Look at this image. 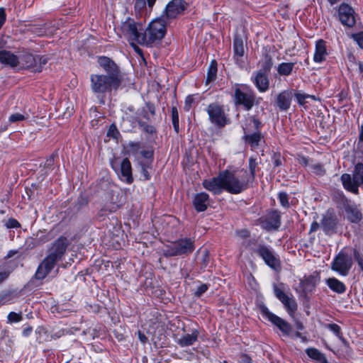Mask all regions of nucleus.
Masks as SVG:
<instances>
[{
	"label": "nucleus",
	"instance_id": "1",
	"mask_svg": "<svg viewBox=\"0 0 363 363\" xmlns=\"http://www.w3.org/2000/svg\"><path fill=\"white\" fill-rule=\"evenodd\" d=\"M247 169L235 171L224 170L209 179L202 182L203 188L215 195L220 194L225 191L232 194H238L247 190L251 184L247 179Z\"/></svg>",
	"mask_w": 363,
	"mask_h": 363
},
{
	"label": "nucleus",
	"instance_id": "2",
	"mask_svg": "<svg viewBox=\"0 0 363 363\" xmlns=\"http://www.w3.org/2000/svg\"><path fill=\"white\" fill-rule=\"evenodd\" d=\"M332 199L337 208L344 212L347 220L352 223H359L362 220L363 215L359 206L349 199L342 191H334Z\"/></svg>",
	"mask_w": 363,
	"mask_h": 363
},
{
	"label": "nucleus",
	"instance_id": "3",
	"mask_svg": "<svg viewBox=\"0 0 363 363\" xmlns=\"http://www.w3.org/2000/svg\"><path fill=\"white\" fill-rule=\"evenodd\" d=\"M167 24L169 23L161 17L151 21L148 27L143 32L140 45L152 47L160 42L167 33L166 26Z\"/></svg>",
	"mask_w": 363,
	"mask_h": 363
},
{
	"label": "nucleus",
	"instance_id": "4",
	"mask_svg": "<svg viewBox=\"0 0 363 363\" xmlns=\"http://www.w3.org/2000/svg\"><path fill=\"white\" fill-rule=\"evenodd\" d=\"M247 247H250L252 252L261 257L264 263L275 271L281 269V262L279 256L273 249L264 244H257L255 239L248 240Z\"/></svg>",
	"mask_w": 363,
	"mask_h": 363
},
{
	"label": "nucleus",
	"instance_id": "5",
	"mask_svg": "<svg viewBox=\"0 0 363 363\" xmlns=\"http://www.w3.org/2000/svg\"><path fill=\"white\" fill-rule=\"evenodd\" d=\"M272 65L273 62L272 57L266 55L264 62L262 65L261 69L252 74L251 81L261 93L266 92L269 88V75Z\"/></svg>",
	"mask_w": 363,
	"mask_h": 363
},
{
	"label": "nucleus",
	"instance_id": "6",
	"mask_svg": "<svg viewBox=\"0 0 363 363\" xmlns=\"http://www.w3.org/2000/svg\"><path fill=\"white\" fill-rule=\"evenodd\" d=\"M91 88L95 94H106L112 90H117L121 82L105 74H91L90 77Z\"/></svg>",
	"mask_w": 363,
	"mask_h": 363
},
{
	"label": "nucleus",
	"instance_id": "7",
	"mask_svg": "<svg viewBox=\"0 0 363 363\" xmlns=\"http://www.w3.org/2000/svg\"><path fill=\"white\" fill-rule=\"evenodd\" d=\"M18 59V67L30 69L34 72H40L43 70V66L48 61V57L46 55H33L25 50L20 52Z\"/></svg>",
	"mask_w": 363,
	"mask_h": 363
},
{
	"label": "nucleus",
	"instance_id": "8",
	"mask_svg": "<svg viewBox=\"0 0 363 363\" xmlns=\"http://www.w3.org/2000/svg\"><path fill=\"white\" fill-rule=\"evenodd\" d=\"M194 250V240L186 238L166 245L163 250V255L165 257L188 255L192 253Z\"/></svg>",
	"mask_w": 363,
	"mask_h": 363
},
{
	"label": "nucleus",
	"instance_id": "9",
	"mask_svg": "<svg viewBox=\"0 0 363 363\" xmlns=\"http://www.w3.org/2000/svg\"><path fill=\"white\" fill-rule=\"evenodd\" d=\"M234 102L237 106H242L245 111H250L255 105L259 104V99H257L255 92L248 86L242 89L235 88L233 95Z\"/></svg>",
	"mask_w": 363,
	"mask_h": 363
},
{
	"label": "nucleus",
	"instance_id": "10",
	"mask_svg": "<svg viewBox=\"0 0 363 363\" xmlns=\"http://www.w3.org/2000/svg\"><path fill=\"white\" fill-rule=\"evenodd\" d=\"M340 179L346 190L357 194L359 186L363 185V163L358 162L355 164L352 177L349 174H343Z\"/></svg>",
	"mask_w": 363,
	"mask_h": 363
},
{
	"label": "nucleus",
	"instance_id": "11",
	"mask_svg": "<svg viewBox=\"0 0 363 363\" xmlns=\"http://www.w3.org/2000/svg\"><path fill=\"white\" fill-rule=\"evenodd\" d=\"M142 24L137 23L134 19L128 18L121 26V34L130 42L136 41L140 45L143 38Z\"/></svg>",
	"mask_w": 363,
	"mask_h": 363
},
{
	"label": "nucleus",
	"instance_id": "12",
	"mask_svg": "<svg viewBox=\"0 0 363 363\" xmlns=\"http://www.w3.org/2000/svg\"><path fill=\"white\" fill-rule=\"evenodd\" d=\"M352 266V257L347 252L341 250L333 259L330 268L339 274L345 277L348 275Z\"/></svg>",
	"mask_w": 363,
	"mask_h": 363
},
{
	"label": "nucleus",
	"instance_id": "13",
	"mask_svg": "<svg viewBox=\"0 0 363 363\" xmlns=\"http://www.w3.org/2000/svg\"><path fill=\"white\" fill-rule=\"evenodd\" d=\"M188 4L185 0H172L166 6L161 18L169 23L187 9Z\"/></svg>",
	"mask_w": 363,
	"mask_h": 363
},
{
	"label": "nucleus",
	"instance_id": "14",
	"mask_svg": "<svg viewBox=\"0 0 363 363\" xmlns=\"http://www.w3.org/2000/svg\"><path fill=\"white\" fill-rule=\"evenodd\" d=\"M211 123L218 128L224 127L228 123V118L223 106L217 103L209 104L206 108Z\"/></svg>",
	"mask_w": 363,
	"mask_h": 363
},
{
	"label": "nucleus",
	"instance_id": "15",
	"mask_svg": "<svg viewBox=\"0 0 363 363\" xmlns=\"http://www.w3.org/2000/svg\"><path fill=\"white\" fill-rule=\"evenodd\" d=\"M99 66L105 71L106 75L116 79L120 82L123 81V74L119 67L111 58L106 56H101L98 58Z\"/></svg>",
	"mask_w": 363,
	"mask_h": 363
},
{
	"label": "nucleus",
	"instance_id": "16",
	"mask_svg": "<svg viewBox=\"0 0 363 363\" xmlns=\"http://www.w3.org/2000/svg\"><path fill=\"white\" fill-rule=\"evenodd\" d=\"M69 244V242L66 237L60 236L48 249L47 257L58 262L65 255Z\"/></svg>",
	"mask_w": 363,
	"mask_h": 363
},
{
	"label": "nucleus",
	"instance_id": "17",
	"mask_svg": "<svg viewBox=\"0 0 363 363\" xmlns=\"http://www.w3.org/2000/svg\"><path fill=\"white\" fill-rule=\"evenodd\" d=\"M261 311L262 315L276 325L284 335H289L290 334L292 328L287 321L270 312L266 306L262 307Z\"/></svg>",
	"mask_w": 363,
	"mask_h": 363
},
{
	"label": "nucleus",
	"instance_id": "18",
	"mask_svg": "<svg viewBox=\"0 0 363 363\" xmlns=\"http://www.w3.org/2000/svg\"><path fill=\"white\" fill-rule=\"evenodd\" d=\"M320 225L326 235H332L336 233L338 218L333 209H328L323 215Z\"/></svg>",
	"mask_w": 363,
	"mask_h": 363
},
{
	"label": "nucleus",
	"instance_id": "19",
	"mask_svg": "<svg viewBox=\"0 0 363 363\" xmlns=\"http://www.w3.org/2000/svg\"><path fill=\"white\" fill-rule=\"evenodd\" d=\"M274 292L276 297L283 303L284 308L290 315H292L297 310L296 301L292 295L286 294L277 286H274Z\"/></svg>",
	"mask_w": 363,
	"mask_h": 363
},
{
	"label": "nucleus",
	"instance_id": "20",
	"mask_svg": "<svg viewBox=\"0 0 363 363\" xmlns=\"http://www.w3.org/2000/svg\"><path fill=\"white\" fill-rule=\"evenodd\" d=\"M260 223L267 231L277 230L281 225V215L278 211H272L260 218Z\"/></svg>",
	"mask_w": 363,
	"mask_h": 363
},
{
	"label": "nucleus",
	"instance_id": "21",
	"mask_svg": "<svg viewBox=\"0 0 363 363\" xmlns=\"http://www.w3.org/2000/svg\"><path fill=\"white\" fill-rule=\"evenodd\" d=\"M338 16L342 25L347 27H352L355 24L354 9L346 4H342L339 6Z\"/></svg>",
	"mask_w": 363,
	"mask_h": 363
},
{
	"label": "nucleus",
	"instance_id": "22",
	"mask_svg": "<svg viewBox=\"0 0 363 363\" xmlns=\"http://www.w3.org/2000/svg\"><path fill=\"white\" fill-rule=\"evenodd\" d=\"M57 263V262L46 256L38 265L35 274V278L38 280L44 279L54 269Z\"/></svg>",
	"mask_w": 363,
	"mask_h": 363
},
{
	"label": "nucleus",
	"instance_id": "23",
	"mask_svg": "<svg viewBox=\"0 0 363 363\" xmlns=\"http://www.w3.org/2000/svg\"><path fill=\"white\" fill-rule=\"evenodd\" d=\"M292 97L293 90L291 89L280 92L276 97V106L281 111H287L290 108Z\"/></svg>",
	"mask_w": 363,
	"mask_h": 363
},
{
	"label": "nucleus",
	"instance_id": "24",
	"mask_svg": "<svg viewBox=\"0 0 363 363\" xmlns=\"http://www.w3.org/2000/svg\"><path fill=\"white\" fill-rule=\"evenodd\" d=\"M209 195L206 192L196 194L193 199V206L197 212L205 211L209 205Z\"/></svg>",
	"mask_w": 363,
	"mask_h": 363
},
{
	"label": "nucleus",
	"instance_id": "25",
	"mask_svg": "<svg viewBox=\"0 0 363 363\" xmlns=\"http://www.w3.org/2000/svg\"><path fill=\"white\" fill-rule=\"evenodd\" d=\"M328 55L326 42L322 39L318 40L315 43V50L313 56V60L315 62L320 63L325 60Z\"/></svg>",
	"mask_w": 363,
	"mask_h": 363
},
{
	"label": "nucleus",
	"instance_id": "26",
	"mask_svg": "<svg viewBox=\"0 0 363 363\" xmlns=\"http://www.w3.org/2000/svg\"><path fill=\"white\" fill-rule=\"evenodd\" d=\"M18 55H16L10 51H0V62L11 67H18Z\"/></svg>",
	"mask_w": 363,
	"mask_h": 363
},
{
	"label": "nucleus",
	"instance_id": "27",
	"mask_svg": "<svg viewBox=\"0 0 363 363\" xmlns=\"http://www.w3.org/2000/svg\"><path fill=\"white\" fill-rule=\"evenodd\" d=\"M243 138L245 143L251 147V149L255 150L259 146L264 136L260 131H255L252 134H245Z\"/></svg>",
	"mask_w": 363,
	"mask_h": 363
},
{
	"label": "nucleus",
	"instance_id": "28",
	"mask_svg": "<svg viewBox=\"0 0 363 363\" xmlns=\"http://www.w3.org/2000/svg\"><path fill=\"white\" fill-rule=\"evenodd\" d=\"M199 332L197 330H192L191 334H185L179 338L177 344L181 347H189L193 345L198 340Z\"/></svg>",
	"mask_w": 363,
	"mask_h": 363
},
{
	"label": "nucleus",
	"instance_id": "29",
	"mask_svg": "<svg viewBox=\"0 0 363 363\" xmlns=\"http://www.w3.org/2000/svg\"><path fill=\"white\" fill-rule=\"evenodd\" d=\"M325 284L333 291L342 294L346 291L345 284L335 277H330L325 279Z\"/></svg>",
	"mask_w": 363,
	"mask_h": 363
},
{
	"label": "nucleus",
	"instance_id": "30",
	"mask_svg": "<svg viewBox=\"0 0 363 363\" xmlns=\"http://www.w3.org/2000/svg\"><path fill=\"white\" fill-rule=\"evenodd\" d=\"M120 172L128 184L133 182L131 164L128 158H124L121 162Z\"/></svg>",
	"mask_w": 363,
	"mask_h": 363
},
{
	"label": "nucleus",
	"instance_id": "31",
	"mask_svg": "<svg viewBox=\"0 0 363 363\" xmlns=\"http://www.w3.org/2000/svg\"><path fill=\"white\" fill-rule=\"evenodd\" d=\"M234 57L238 61L239 57H242L245 54V48L243 40L240 35H235L233 40Z\"/></svg>",
	"mask_w": 363,
	"mask_h": 363
},
{
	"label": "nucleus",
	"instance_id": "32",
	"mask_svg": "<svg viewBox=\"0 0 363 363\" xmlns=\"http://www.w3.org/2000/svg\"><path fill=\"white\" fill-rule=\"evenodd\" d=\"M258 167V162L257 160L252 157L249 159L248 168L249 172L247 170L246 179L250 184H252L255 179L256 169Z\"/></svg>",
	"mask_w": 363,
	"mask_h": 363
},
{
	"label": "nucleus",
	"instance_id": "33",
	"mask_svg": "<svg viewBox=\"0 0 363 363\" xmlns=\"http://www.w3.org/2000/svg\"><path fill=\"white\" fill-rule=\"evenodd\" d=\"M294 65V62H282L278 65L277 72L281 76H289L291 74Z\"/></svg>",
	"mask_w": 363,
	"mask_h": 363
},
{
	"label": "nucleus",
	"instance_id": "34",
	"mask_svg": "<svg viewBox=\"0 0 363 363\" xmlns=\"http://www.w3.org/2000/svg\"><path fill=\"white\" fill-rule=\"evenodd\" d=\"M217 63L216 60H213L207 72V77L206 79V84H208L216 80L217 76Z\"/></svg>",
	"mask_w": 363,
	"mask_h": 363
},
{
	"label": "nucleus",
	"instance_id": "35",
	"mask_svg": "<svg viewBox=\"0 0 363 363\" xmlns=\"http://www.w3.org/2000/svg\"><path fill=\"white\" fill-rule=\"evenodd\" d=\"M172 121L174 129L177 133L179 132V113L177 107H172Z\"/></svg>",
	"mask_w": 363,
	"mask_h": 363
},
{
	"label": "nucleus",
	"instance_id": "36",
	"mask_svg": "<svg viewBox=\"0 0 363 363\" xmlns=\"http://www.w3.org/2000/svg\"><path fill=\"white\" fill-rule=\"evenodd\" d=\"M138 124L143 129V130L148 134H153L156 133V129L154 126L147 124L146 122L141 121L140 119L137 120Z\"/></svg>",
	"mask_w": 363,
	"mask_h": 363
},
{
	"label": "nucleus",
	"instance_id": "37",
	"mask_svg": "<svg viewBox=\"0 0 363 363\" xmlns=\"http://www.w3.org/2000/svg\"><path fill=\"white\" fill-rule=\"evenodd\" d=\"M23 320V315L21 313H17L15 312H10L7 316V323H18Z\"/></svg>",
	"mask_w": 363,
	"mask_h": 363
},
{
	"label": "nucleus",
	"instance_id": "38",
	"mask_svg": "<svg viewBox=\"0 0 363 363\" xmlns=\"http://www.w3.org/2000/svg\"><path fill=\"white\" fill-rule=\"evenodd\" d=\"M278 198H279L281 205L283 207L289 208L290 206L289 201V195L287 194V193L284 192V191L279 193Z\"/></svg>",
	"mask_w": 363,
	"mask_h": 363
},
{
	"label": "nucleus",
	"instance_id": "39",
	"mask_svg": "<svg viewBox=\"0 0 363 363\" xmlns=\"http://www.w3.org/2000/svg\"><path fill=\"white\" fill-rule=\"evenodd\" d=\"M310 168L311 171L317 175L321 176L325 173L323 166L320 163L311 164Z\"/></svg>",
	"mask_w": 363,
	"mask_h": 363
},
{
	"label": "nucleus",
	"instance_id": "40",
	"mask_svg": "<svg viewBox=\"0 0 363 363\" xmlns=\"http://www.w3.org/2000/svg\"><path fill=\"white\" fill-rule=\"evenodd\" d=\"M13 299V296L11 293L0 294V306L11 303Z\"/></svg>",
	"mask_w": 363,
	"mask_h": 363
},
{
	"label": "nucleus",
	"instance_id": "41",
	"mask_svg": "<svg viewBox=\"0 0 363 363\" xmlns=\"http://www.w3.org/2000/svg\"><path fill=\"white\" fill-rule=\"evenodd\" d=\"M201 265L202 268H205L209 263L210 261V255L209 252L207 250H204L201 251Z\"/></svg>",
	"mask_w": 363,
	"mask_h": 363
},
{
	"label": "nucleus",
	"instance_id": "42",
	"mask_svg": "<svg viewBox=\"0 0 363 363\" xmlns=\"http://www.w3.org/2000/svg\"><path fill=\"white\" fill-rule=\"evenodd\" d=\"M128 151L132 154V155H136L140 147H141V145H140V143L139 142H130L128 145Z\"/></svg>",
	"mask_w": 363,
	"mask_h": 363
},
{
	"label": "nucleus",
	"instance_id": "43",
	"mask_svg": "<svg viewBox=\"0 0 363 363\" xmlns=\"http://www.w3.org/2000/svg\"><path fill=\"white\" fill-rule=\"evenodd\" d=\"M294 96L298 104L303 106L307 103L306 99H308L307 94L296 92L294 94Z\"/></svg>",
	"mask_w": 363,
	"mask_h": 363
},
{
	"label": "nucleus",
	"instance_id": "44",
	"mask_svg": "<svg viewBox=\"0 0 363 363\" xmlns=\"http://www.w3.org/2000/svg\"><path fill=\"white\" fill-rule=\"evenodd\" d=\"M194 102L195 95H189L185 99L184 110L189 111Z\"/></svg>",
	"mask_w": 363,
	"mask_h": 363
},
{
	"label": "nucleus",
	"instance_id": "45",
	"mask_svg": "<svg viewBox=\"0 0 363 363\" xmlns=\"http://www.w3.org/2000/svg\"><path fill=\"white\" fill-rule=\"evenodd\" d=\"M26 118V117L24 115L16 113H13L10 116V117L9 118V121L10 123H16V122L23 121Z\"/></svg>",
	"mask_w": 363,
	"mask_h": 363
},
{
	"label": "nucleus",
	"instance_id": "46",
	"mask_svg": "<svg viewBox=\"0 0 363 363\" xmlns=\"http://www.w3.org/2000/svg\"><path fill=\"white\" fill-rule=\"evenodd\" d=\"M208 289V285L206 284H203L197 288V289L194 292V296L197 297H201Z\"/></svg>",
	"mask_w": 363,
	"mask_h": 363
},
{
	"label": "nucleus",
	"instance_id": "47",
	"mask_svg": "<svg viewBox=\"0 0 363 363\" xmlns=\"http://www.w3.org/2000/svg\"><path fill=\"white\" fill-rule=\"evenodd\" d=\"M327 328L333 332L337 337H341V328L338 325L335 323H331L328 324Z\"/></svg>",
	"mask_w": 363,
	"mask_h": 363
},
{
	"label": "nucleus",
	"instance_id": "48",
	"mask_svg": "<svg viewBox=\"0 0 363 363\" xmlns=\"http://www.w3.org/2000/svg\"><path fill=\"white\" fill-rule=\"evenodd\" d=\"M5 225L7 228H17L20 227V223L17 220L11 218L6 222Z\"/></svg>",
	"mask_w": 363,
	"mask_h": 363
},
{
	"label": "nucleus",
	"instance_id": "49",
	"mask_svg": "<svg viewBox=\"0 0 363 363\" xmlns=\"http://www.w3.org/2000/svg\"><path fill=\"white\" fill-rule=\"evenodd\" d=\"M118 135H119V132H118V129L116 128V125L113 124L110 125L109 129L107 133V136L112 137L113 138H117Z\"/></svg>",
	"mask_w": 363,
	"mask_h": 363
},
{
	"label": "nucleus",
	"instance_id": "50",
	"mask_svg": "<svg viewBox=\"0 0 363 363\" xmlns=\"http://www.w3.org/2000/svg\"><path fill=\"white\" fill-rule=\"evenodd\" d=\"M136 43H137V42H136V41H132V42H130V46L133 48V49L134 50V51H135V52L138 55H140V56L143 60H145L144 56H143V52L142 49H140Z\"/></svg>",
	"mask_w": 363,
	"mask_h": 363
},
{
	"label": "nucleus",
	"instance_id": "51",
	"mask_svg": "<svg viewBox=\"0 0 363 363\" xmlns=\"http://www.w3.org/2000/svg\"><path fill=\"white\" fill-rule=\"evenodd\" d=\"M141 166V172L145 180H148L150 179V174L147 171L148 165H146L145 164L140 162V163Z\"/></svg>",
	"mask_w": 363,
	"mask_h": 363
},
{
	"label": "nucleus",
	"instance_id": "52",
	"mask_svg": "<svg viewBox=\"0 0 363 363\" xmlns=\"http://www.w3.org/2000/svg\"><path fill=\"white\" fill-rule=\"evenodd\" d=\"M272 160L274 167H280L282 164L281 155L279 154L274 153L272 157Z\"/></svg>",
	"mask_w": 363,
	"mask_h": 363
},
{
	"label": "nucleus",
	"instance_id": "53",
	"mask_svg": "<svg viewBox=\"0 0 363 363\" xmlns=\"http://www.w3.org/2000/svg\"><path fill=\"white\" fill-rule=\"evenodd\" d=\"M146 0H135V9L137 11L143 10L146 6Z\"/></svg>",
	"mask_w": 363,
	"mask_h": 363
},
{
	"label": "nucleus",
	"instance_id": "54",
	"mask_svg": "<svg viewBox=\"0 0 363 363\" xmlns=\"http://www.w3.org/2000/svg\"><path fill=\"white\" fill-rule=\"evenodd\" d=\"M297 160L298 162V163L304 167H306V166H310L311 164H309V159L305 156H303V155H298V157H297Z\"/></svg>",
	"mask_w": 363,
	"mask_h": 363
},
{
	"label": "nucleus",
	"instance_id": "55",
	"mask_svg": "<svg viewBox=\"0 0 363 363\" xmlns=\"http://www.w3.org/2000/svg\"><path fill=\"white\" fill-rule=\"evenodd\" d=\"M55 155L52 154L45 161L44 164L45 168H50L54 164Z\"/></svg>",
	"mask_w": 363,
	"mask_h": 363
},
{
	"label": "nucleus",
	"instance_id": "56",
	"mask_svg": "<svg viewBox=\"0 0 363 363\" xmlns=\"http://www.w3.org/2000/svg\"><path fill=\"white\" fill-rule=\"evenodd\" d=\"M252 122L254 125V128L256 131H259V129L262 127V122L256 118L255 117H252Z\"/></svg>",
	"mask_w": 363,
	"mask_h": 363
},
{
	"label": "nucleus",
	"instance_id": "57",
	"mask_svg": "<svg viewBox=\"0 0 363 363\" xmlns=\"http://www.w3.org/2000/svg\"><path fill=\"white\" fill-rule=\"evenodd\" d=\"M6 12L4 8H0V29L6 21Z\"/></svg>",
	"mask_w": 363,
	"mask_h": 363
},
{
	"label": "nucleus",
	"instance_id": "58",
	"mask_svg": "<svg viewBox=\"0 0 363 363\" xmlns=\"http://www.w3.org/2000/svg\"><path fill=\"white\" fill-rule=\"evenodd\" d=\"M354 257L357 262L358 265L363 272V257H362L357 252H355Z\"/></svg>",
	"mask_w": 363,
	"mask_h": 363
},
{
	"label": "nucleus",
	"instance_id": "59",
	"mask_svg": "<svg viewBox=\"0 0 363 363\" xmlns=\"http://www.w3.org/2000/svg\"><path fill=\"white\" fill-rule=\"evenodd\" d=\"M142 156L147 159H151L153 157V152L151 150H143L140 152Z\"/></svg>",
	"mask_w": 363,
	"mask_h": 363
},
{
	"label": "nucleus",
	"instance_id": "60",
	"mask_svg": "<svg viewBox=\"0 0 363 363\" xmlns=\"http://www.w3.org/2000/svg\"><path fill=\"white\" fill-rule=\"evenodd\" d=\"M9 274H10V272H9V271H4V272H0V284L2 283L3 281H4L5 280H6L8 279V277H9Z\"/></svg>",
	"mask_w": 363,
	"mask_h": 363
},
{
	"label": "nucleus",
	"instance_id": "61",
	"mask_svg": "<svg viewBox=\"0 0 363 363\" xmlns=\"http://www.w3.org/2000/svg\"><path fill=\"white\" fill-rule=\"evenodd\" d=\"M319 228L320 224L317 221H313L311 225L310 233L315 232Z\"/></svg>",
	"mask_w": 363,
	"mask_h": 363
},
{
	"label": "nucleus",
	"instance_id": "62",
	"mask_svg": "<svg viewBox=\"0 0 363 363\" xmlns=\"http://www.w3.org/2000/svg\"><path fill=\"white\" fill-rule=\"evenodd\" d=\"M238 235L243 238H247L250 236V232L247 230H242L238 233Z\"/></svg>",
	"mask_w": 363,
	"mask_h": 363
},
{
	"label": "nucleus",
	"instance_id": "63",
	"mask_svg": "<svg viewBox=\"0 0 363 363\" xmlns=\"http://www.w3.org/2000/svg\"><path fill=\"white\" fill-rule=\"evenodd\" d=\"M359 152L363 154V142L358 140L356 147V152L357 153Z\"/></svg>",
	"mask_w": 363,
	"mask_h": 363
},
{
	"label": "nucleus",
	"instance_id": "64",
	"mask_svg": "<svg viewBox=\"0 0 363 363\" xmlns=\"http://www.w3.org/2000/svg\"><path fill=\"white\" fill-rule=\"evenodd\" d=\"M242 361L243 363H252V359L247 354L242 355Z\"/></svg>",
	"mask_w": 363,
	"mask_h": 363
}]
</instances>
